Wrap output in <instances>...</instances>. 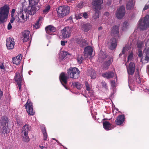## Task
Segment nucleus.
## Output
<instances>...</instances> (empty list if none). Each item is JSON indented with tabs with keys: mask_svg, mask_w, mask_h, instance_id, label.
Returning a JSON list of instances; mask_svg holds the SVG:
<instances>
[{
	"mask_svg": "<svg viewBox=\"0 0 149 149\" xmlns=\"http://www.w3.org/2000/svg\"><path fill=\"white\" fill-rule=\"evenodd\" d=\"M9 7L7 5H5L0 8V24L5 22L8 17Z\"/></svg>",
	"mask_w": 149,
	"mask_h": 149,
	"instance_id": "nucleus-1",
	"label": "nucleus"
},
{
	"mask_svg": "<svg viewBox=\"0 0 149 149\" xmlns=\"http://www.w3.org/2000/svg\"><path fill=\"white\" fill-rule=\"evenodd\" d=\"M57 15L59 18H63L68 15L70 11V8L67 6L59 7L56 9Z\"/></svg>",
	"mask_w": 149,
	"mask_h": 149,
	"instance_id": "nucleus-2",
	"label": "nucleus"
},
{
	"mask_svg": "<svg viewBox=\"0 0 149 149\" xmlns=\"http://www.w3.org/2000/svg\"><path fill=\"white\" fill-rule=\"evenodd\" d=\"M139 27L142 30H145L149 27V15H146L143 20L140 19L139 21Z\"/></svg>",
	"mask_w": 149,
	"mask_h": 149,
	"instance_id": "nucleus-3",
	"label": "nucleus"
},
{
	"mask_svg": "<svg viewBox=\"0 0 149 149\" xmlns=\"http://www.w3.org/2000/svg\"><path fill=\"white\" fill-rule=\"evenodd\" d=\"M0 126V131L2 133L7 134L9 132L8 127L6 126V123L8 122V119L5 117H3L1 118Z\"/></svg>",
	"mask_w": 149,
	"mask_h": 149,
	"instance_id": "nucleus-4",
	"label": "nucleus"
},
{
	"mask_svg": "<svg viewBox=\"0 0 149 149\" xmlns=\"http://www.w3.org/2000/svg\"><path fill=\"white\" fill-rule=\"evenodd\" d=\"M80 72L77 68L71 67L67 70V73L70 78L76 79L79 77Z\"/></svg>",
	"mask_w": 149,
	"mask_h": 149,
	"instance_id": "nucleus-5",
	"label": "nucleus"
},
{
	"mask_svg": "<svg viewBox=\"0 0 149 149\" xmlns=\"http://www.w3.org/2000/svg\"><path fill=\"white\" fill-rule=\"evenodd\" d=\"M74 27L73 26H67L61 30V36L63 38H69L71 35V33L72 31L74 30Z\"/></svg>",
	"mask_w": 149,
	"mask_h": 149,
	"instance_id": "nucleus-6",
	"label": "nucleus"
},
{
	"mask_svg": "<svg viewBox=\"0 0 149 149\" xmlns=\"http://www.w3.org/2000/svg\"><path fill=\"white\" fill-rule=\"evenodd\" d=\"M24 106L29 115L32 116L34 114L35 112L33 109V103L29 99L27 100Z\"/></svg>",
	"mask_w": 149,
	"mask_h": 149,
	"instance_id": "nucleus-7",
	"label": "nucleus"
},
{
	"mask_svg": "<svg viewBox=\"0 0 149 149\" xmlns=\"http://www.w3.org/2000/svg\"><path fill=\"white\" fill-rule=\"evenodd\" d=\"M14 79L15 81L17 83L19 87V91H21V84L23 80L22 74L18 72H17L14 77Z\"/></svg>",
	"mask_w": 149,
	"mask_h": 149,
	"instance_id": "nucleus-8",
	"label": "nucleus"
},
{
	"mask_svg": "<svg viewBox=\"0 0 149 149\" xmlns=\"http://www.w3.org/2000/svg\"><path fill=\"white\" fill-rule=\"evenodd\" d=\"M31 127V126L28 124H25L22 127V134L23 138H24L25 140H28L29 139V137L28 136V132L30 131Z\"/></svg>",
	"mask_w": 149,
	"mask_h": 149,
	"instance_id": "nucleus-9",
	"label": "nucleus"
},
{
	"mask_svg": "<svg viewBox=\"0 0 149 149\" xmlns=\"http://www.w3.org/2000/svg\"><path fill=\"white\" fill-rule=\"evenodd\" d=\"M125 6H122L117 9L116 13V17L118 19L122 18L125 14Z\"/></svg>",
	"mask_w": 149,
	"mask_h": 149,
	"instance_id": "nucleus-10",
	"label": "nucleus"
},
{
	"mask_svg": "<svg viewBox=\"0 0 149 149\" xmlns=\"http://www.w3.org/2000/svg\"><path fill=\"white\" fill-rule=\"evenodd\" d=\"M37 4H35L30 5L29 4L28 7V13L29 15H33L36 13V10H38L40 9V7L37 6Z\"/></svg>",
	"mask_w": 149,
	"mask_h": 149,
	"instance_id": "nucleus-11",
	"label": "nucleus"
},
{
	"mask_svg": "<svg viewBox=\"0 0 149 149\" xmlns=\"http://www.w3.org/2000/svg\"><path fill=\"white\" fill-rule=\"evenodd\" d=\"M14 40L13 38L9 37L6 40V45L8 49H12L14 48L15 45Z\"/></svg>",
	"mask_w": 149,
	"mask_h": 149,
	"instance_id": "nucleus-12",
	"label": "nucleus"
},
{
	"mask_svg": "<svg viewBox=\"0 0 149 149\" xmlns=\"http://www.w3.org/2000/svg\"><path fill=\"white\" fill-rule=\"evenodd\" d=\"M108 44L109 48L113 50L116 48L117 45V41L116 38H111L110 41Z\"/></svg>",
	"mask_w": 149,
	"mask_h": 149,
	"instance_id": "nucleus-13",
	"label": "nucleus"
},
{
	"mask_svg": "<svg viewBox=\"0 0 149 149\" xmlns=\"http://www.w3.org/2000/svg\"><path fill=\"white\" fill-rule=\"evenodd\" d=\"M103 3V0H93L92 4L93 6V9H101Z\"/></svg>",
	"mask_w": 149,
	"mask_h": 149,
	"instance_id": "nucleus-14",
	"label": "nucleus"
},
{
	"mask_svg": "<svg viewBox=\"0 0 149 149\" xmlns=\"http://www.w3.org/2000/svg\"><path fill=\"white\" fill-rule=\"evenodd\" d=\"M28 18L26 16V18H24V15L22 13H20L17 14L15 16V19L18 22H24L27 21V18Z\"/></svg>",
	"mask_w": 149,
	"mask_h": 149,
	"instance_id": "nucleus-15",
	"label": "nucleus"
},
{
	"mask_svg": "<svg viewBox=\"0 0 149 149\" xmlns=\"http://www.w3.org/2000/svg\"><path fill=\"white\" fill-rule=\"evenodd\" d=\"M119 27L117 26H113L111 31V35L116 38H119Z\"/></svg>",
	"mask_w": 149,
	"mask_h": 149,
	"instance_id": "nucleus-16",
	"label": "nucleus"
},
{
	"mask_svg": "<svg viewBox=\"0 0 149 149\" xmlns=\"http://www.w3.org/2000/svg\"><path fill=\"white\" fill-rule=\"evenodd\" d=\"M22 38L24 42H26L29 40V35H30L29 31H24L22 32Z\"/></svg>",
	"mask_w": 149,
	"mask_h": 149,
	"instance_id": "nucleus-17",
	"label": "nucleus"
},
{
	"mask_svg": "<svg viewBox=\"0 0 149 149\" xmlns=\"http://www.w3.org/2000/svg\"><path fill=\"white\" fill-rule=\"evenodd\" d=\"M135 64L132 62H131L129 64L128 68H127V72L128 74L130 75L134 74L135 70Z\"/></svg>",
	"mask_w": 149,
	"mask_h": 149,
	"instance_id": "nucleus-18",
	"label": "nucleus"
},
{
	"mask_svg": "<svg viewBox=\"0 0 149 149\" xmlns=\"http://www.w3.org/2000/svg\"><path fill=\"white\" fill-rule=\"evenodd\" d=\"M46 33L50 35H52L54 32L56 31V28L54 26L51 25L47 26L45 28Z\"/></svg>",
	"mask_w": 149,
	"mask_h": 149,
	"instance_id": "nucleus-19",
	"label": "nucleus"
},
{
	"mask_svg": "<svg viewBox=\"0 0 149 149\" xmlns=\"http://www.w3.org/2000/svg\"><path fill=\"white\" fill-rule=\"evenodd\" d=\"M59 79L62 84H66L67 83V80L68 78V76L66 75L64 72L61 73L60 75Z\"/></svg>",
	"mask_w": 149,
	"mask_h": 149,
	"instance_id": "nucleus-20",
	"label": "nucleus"
},
{
	"mask_svg": "<svg viewBox=\"0 0 149 149\" xmlns=\"http://www.w3.org/2000/svg\"><path fill=\"white\" fill-rule=\"evenodd\" d=\"M125 118V117L123 115H120L118 116L115 121L116 124L117 125H122L123 123Z\"/></svg>",
	"mask_w": 149,
	"mask_h": 149,
	"instance_id": "nucleus-21",
	"label": "nucleus"
},
{
	"mask_svg": "<svg viewBox=\"0 0 149 149\" xmlns=\"http://www.w3.org/2000/svg\"><path fill=\"white\" fill-rule=\"evenodd\" d=\"M22 58V56L21 54L18 55L15 57L13 58L12 62L14 64L18 65L20 63Z\"/></svg>",
	"mask_w": 149,
	"mask_h": 149,
	"instance_id": "nucleus-22",
	"label": "nucleus"
},
{
	"mask_svg": "<svg viewBox=\"0 0 149 149\" xmlns=\"http://www.w3.org/2000/svg\"><path fill=\"white\" fill-rule=\"evenodd\" d=\"M107 56L108 55L105 52L100 51L99 54V59L102 62L105 60Z\"/></svg>",
	"mask_w": 149,
	"mask_h": 149,
	"instance_id": "nucleus-23",
	"label": "nucleus"
},
{
	"mask_svg": "<svg viewBox=\"0 0 149 149\" xmlns=\"http://www.w3.org/2000/svg\"><path fill=\"white\" fill-rule=\"evenodd\" d=\"M103 127L106 130H110L113 128L112 124L108 121L103 122Z\"/></svg>",
	"mask_w": 149,
	"mask_h": 149,
	"instance_id": "nucleus-24",
	"label": "nucleus"
},
{
	"mask_svg": "<svg viewBox=\"0 0 149 149\" xmlns=\"http://www.w3.org/2000/svg\"><path fill=\"white\" fill-rule=\"evenodd\" d=\"M93 52L92 47L91 46H88L85 48L84 53L85 55L86 54L87 56H91Z\"/></svg>",
	"mask_w": 149,
	"mask_h": 149,
	"instance_id": "nucleus-25",
	"label": "nucleus"
},
{
	"mask_svg": "<svg viewBox=\"0 0 149 149\" xmlns=\"http://www.w3.org/2000/svg\"><path fill=\"white\" fill-rule=\"evenodd\" d=\"M103 77L107 79L113 78L114 76V73L111 71H109L103 73L102 74Z\"/></svg>",
	"mask_w": 149,
	"mask_h": 149,
	"instance_id": "nucleus-26",
	"label": "nucleus"
},
{
	"mask_svg": "<svg viewBox=\"0 0 149 149\" xmlns=\"http://www.w3.org/2000/svg\"><path fill=\"white\" fill-rule=\"evenodd\" d=\"M87 75L90 76L92 79H94L96 77V72L95 71L92 69L87 70Z\"/></svg>",
	"mask_w": 149,
	"mask_h": 149,
	"instance_id": "nucleus-27",
	"label": "nucleus"
},
{
	"mask_svg": "<svg viewBox=\"0 0 149 149\" xmlns=\"http://www.w3.org/2000/svg\"><path fill=\"white\" fill-rule=\"evenodd\" d=\"M133 0H130L127 2L126 5V8L127 10H130L134 8Z\"/></svg>",
	"mask_w": 149,
	"mask_h": 149,
	"instance_id": "nucleus-28",
	"label": "nucleus"
},
{
	"mask_svg": "<svg viewBox=\"0 0 149 149\" xmlns=\"http://www.w3.org/2000/svg\"><path fill=\"white\" fill-rule=\"evenodd\" d=\"M41 130L43 135V140H47V139L48 136L45 127L44 125H42L41 126Z\"/></svg>",
	"mask_w": 149,
	"mask_h": 149,
	"instance_id": "nucleus-29",
	"label": "nucleus"
},
{
	"mask_svg": "<svg viewBox=\"0 0 149 149\" xmlns=\"http://www.w3.org/2000/svg\"><path fill=\"white\" fill-rule=\"evenodd\" d=\"M91 28V26L89 24H86L83 25L82 29L84 32H87Z\"/></svg>",
	"mask_w": 149,
	"mask_h": 149,
	"instance_id": "nucleus-30",
	"label": "nucleus"
},
{
	"mask_svg": "<svg viewBox=\"0 0 149 149\" xmlns=\"http://www.w3.org/2000/svg\"><path fill=\"white\" fill-rule=\"evenodd\" d=\"M78 44L81 47H84L88 45L87 42L85 40H81L77 42Z\"/></svg>",
	"mask_w": 149,
	"mask_h": 149,
	"instance_id": "nucleus-31",
	"label": "nucleus"
},
{
	"mask_svg": "<svg viewBox=\"0 0 149 149\" xmlns=\"http://www.w3.org/2000/svg\"><path fill=\"white\" fill-rule=\"evenodd\" d=\"M111 59H109L108 61H105L103 65V68L106 69L109 68L111 64Z\"/></svg>",
	"mask_w": 149,
	"mask_h": 149,
	"instance_id": "nucleus-32",
	"label": "nucleus"
},
{
	"mask_svg": "<svg viewBox=\"0 0 149 149\" xmlns=\"http://www.w3.org/2000/svg\"><path fill=\"white\" fill-rule=\"evenodd\" d=\"M100 9H93V10L95 12L93 17L94 19H96L99 17V14L100 13L99 10Z\"/></svg>",
	"mask_w": 149,
	"mask_h": 149,
	"instance_id": "nucleus-33",
	"label": "nucleus"
},
{
	"mask_svg": "<svg viewBox=\"0 0 149 149\" xmlns=\"http://www.w3.org/2000/svg\"><path fill=\"white\" fill-rule=\"evenodd\" d=\"M72 85L73 87H76L78 89H80L82 87V84L78 82L73 83Z\"/></svg>",
	"mask_w": 149,
	"mask_h": 149,
	"instance_id": "nucleus-34",
	"label": "nucleus"
},
{
	"mask_svg": "<svg viewBox=\"0 0 149 149\" xmlns=\"http://www.w3.org/2000/svg\"><path fill=\"white\" fill-rule=\"evenodd\" d=\"M143 45V42L142 41H137L136 46L138 48V49H141Z\"/></svg>",
	"mask_w": 149,
	"mask_h": 149,
	"instance_id": "nucleus-35",
	"label": "nucleus"
},
{
	"mask_svg": "<svg viewBox=\"0 0 149 149\" xmlns=\"http://www.w3.org/2000/svg\"><path fill=\"white\" fill-rule=\"evenodd\" d=\"M39 0H28L29 5H33V4H38Z\"/></svg>",
	"mask_w": 149,
	"mask_h": 149,
	"instance_id": "nucleus-36",
	"label": "nucleus"
},
{
	"mask_svg": "<svg viewBox=\"0 0 149 149\" xmlns=\"http://www.w3.org/2000/svg\"><path fill=\"white\" fill-rule=\"evenodd\" d=\"M50 8V6L49 5H47L43 11V13L45 14L47 13L49 11Z\"/></svg>",
	"mask_w": 149,
	"mask_h": 149,
	"instance_id": "nucleus-37",
	"label": "nucleus"
},
{
	"mask_svg": "<svg viewBox=\"0 0 149 149\" xmlns=\"http://www.w3.org/2000/svg\"><path fill=\"white\" fill-rule=\"evenodd\" d=\"M77 59L79 63H82V61L84 60V58L82 57L81 55H80L78 56Z\"/></svg>",
	"mask_w": 149,
	"mask_h": 149,
	"instance_id": "nucleus-38",
	"label": "nucleus"
},
{
	"mask_svg": "<svg viewBox=\"0 0 149 149\" xmlns=\"http://www.w3.org/2000/svg\"><path fill=\"white\" fill-rule=\"evenodd\" d=\"M127 47H124L122 49V51L119 54V55H122L123 54L125 53V51H127Z\"/></svg>",
	"mask_w": 149,
	"mask_h": 149,
	"instance_id": "nucleus-39",
	"label": "nucleus"
},
{
	"mask_svg": "<svg viewBox=\"0 0 149 149\" xmlns=\"http://www.w3.org/2000/svg\"><path fill=\"white\" fill-rule=\"evenodd\" d=\"M85 84L86 90L88 91H90L91 90V88L89 86L88 82L87 81H85Z\"/></svg>",
	"mask_w": 149,
	"mask_h": 149,
	"instance_id": "nucleus-40",
	"label": "nucleus"
},
{
	"mask_svg": "<svg viewBox=\"0 0 149 149\" xmlns=\"http://www.w3.org/2000/svg\"><path fill=\"white\" fill-rule=\"evenodd\" d=\"M66 22L68 23L71 24L72 22H73L72 20V16H70L66 20Z\"/></svg>",
	"mask_w": 149,
	"mask_h": 149,
	"instance_id": "nucleus-41",
	"label": "nucleus"
},
{
	"mask_svg": "<svg viewBox=\"0 0 149 149\" xmlns=\"http://www.w3.org/2000/svg\"><path fill=\"white\" fill-rule=\"evenodd\" d=\"M102 88H104L105 89H107V86L106 83L105 81H102L101 82Z\"/></svg>",
	"mask_w": 149,
	"mask_h": 149,
	"instance_id": "nucleus-42",
	"label": "nucleus"
},
{
	"mask_svg": "<svg viewBox=\"0 0 149 149\" xmlns=\"http://www.w3.org/2000/svg\"><path fill=\"white\" fill-rule=\"evenodd\" d=\"M136 81L139 84L141 83L140 76L139 74L136 76Z\"/></svg>",
	"mask_w": 149,
	"mask_h": 149,
	"instance_id": "nucleus-43",
	"label": "nucleus"
},
{
	"mask_svg": "<svg viewBox=\"0 0 149 149\" xmlns=\"http://www.w3.org/2000/svg\"><path fill=\"white\" fill-rule=\"evenodd\" d=\"M34 26L36 29H38L40 26V24L39 22V21H37L35 23Z\"/></svg>",
	"mask_w": 149,
	"mask_h": 149,
	"instance_id": "nucleus-44",
	"label": "nucleus"
},
{
	"mask_svg": "<svg viewBox=\"0 0 149 149\" xmlns=\"http://www.w3.org/2000/svg\"><path fill=\"white\" fill-rule=\"evenodd\" d=\"M138 56L139 57H141L143 56L142 52L141 49H138Z\"/></svg>",
	"mask_w": 149,
	"mask_h": 149,
	"instance_id": "nucleus-45",
	"label": "nucleus"
},
{
	"mask_svg": "<svg viewBox=\"0 0 149 149\" xmlns=\"http://www.w3.org/2000/svg\"><path fill=\"white\" fill-rule=\"evenodd\" d=\"M133 57V54L132 53H130L129 55L128 56V60H131L132 59Z\"/></svg>",
	"mask_w": 149,
	"mask_h": 149,
	"instance_id": "nucleus-46",
	"label": "nucleus"
},
{
	"mask_svg": "<svg viewBox=\"0 0 149 149\" xmlns=\"http://www.w3.org/2000/svg\"><path fill=\"white\" fill-rule=\"evenodd\" d=\"M149 8V5L146 4L143 8V11H144L148 9Z\"/></svg>",
	"mask_w": 149,
	"mask_h": 149,
	"instance_id": "nucleus-47",
	"label": "nucleus"
},
{
	"mask_svg": "<svg viewBox=\"0 0 149 149\" xmlns=\"http://www.w3.org/2000/svg\"><path fill=\"white\" fill-rule=\"evenodd\" d=\"M83 16L85 18H87L88 17V15L86 13H83Z\"/></svg>",
	"mask_w": 149,
	"mask_h": 149,
	"instance_id": "nucleus-48",
	"label": "nucleus"
},
{
	"mask_svg": "<svg viewBox=\"0 0 149 149\" xmlns=\"http://www.w3.org/2000/svg\"><path fill=\"white\" fill-rule=\"evenodd\" d=\"M67 42V41H61V45L62 46H64L65 45V43H66Z\"/></svg>",
	"mask_w": 149,
	"mask_h": 149,
	"instance_id": "nucleus-49",
	"label": "nucleus"
},
{
	"mask_svg": "<svg viewBox=\"0 0 149 149\" xmlns=\"http://www.w3.org/2000/svg\"><path fill=\"white\" fill-rule=\"evenodd\" d=\"M12 28V26L10 23H9L8 25V30H10Z\"/></svg>",
	"mask_w": 149,
	"mask_h": 149,
	"instance_id": "nucleus-50",
	"label": "nucleus"
},
{
	"mask_svg": "<svg viewBox=\"0 0 149 149\" xmlns=\"http://www.w3.org/2000/svg\"><path fill=\"white\" fill-rule=\"evenodd\" d=\"M15 12V10L14 9H13L12 10L11 15L12 17H13L14 15V14Z\"/></svg>",
	"mask_w": 149,
	"mask_h": 149,
	"instance_id": "nucleus-51",
	"label": "nucleus"
},
{
	"mask_svg": "<svg viewBox=\"0 0 149 149\" xmlns=\"http://www.w3.org/2000/svg\"><path fill=\"white\" fill-rule=\"evenodd\" d=\"M15 20V18L14 17H12V18L10 20V22L11 23H12Z\"/></svg>",
	"mask_w": 149,
	"mask_h": 149,
	"instance_id": "nucleus-52",
	"label": "nucleus"
},
{
	"mask_svg": "<svg viewBox=\"0 0 149 149\" xmlns=\"http://www.w3.org/2000/svg\"><path fill=\"white\" fill-rule=\"evenodd\" d=\"M109 15V13L108 12H105L104 13V15L106 16H108Z\"/></svg>",
	"mask_w": 149,
	"mask_h": 149,
	"instance_id": "nucleus-53",
	"label": "nucleus"
},
{
	"mask_svg": "<svg viewBox=\"0 0 149 149\" xmlns=\"http://www.w3.org/2000/svg\"><path fill=\"white\" fill-rule=\"evenodd\" d=\"M127 22H125L123 24V26H125V27H126L127 26Z\"/></svg>",
	"mask_w": 149,
	"mask_h": 149,
	"instance_id": "nucleus-54",
	"label": "nucleus"
},
{
	"mask_svg": "<svg viewBox=\"0 0 149 149\" xmlns=\"http://www.w3.org/2000/svg\"><path fill=\"white\" fill-rule=\"evenodd\" d=\"M0 68L1 69H5V67L3 64H2L1 65H0Z\"/></svg>",
	"mask_w": 149,
	"mask_h": 149,
	"instance_id": "nucleus-55",
	"label": "nucleus"
},
{
	"mask_svg": "<svg viewBox=\"0 0 149 149\" xmlns=\"http://www.w3.org/2000/svg\"><path fill=\"white\" fill-rule=\"evenodd\" d=\"M76 19H80L81 18V17L79 15H78V16L76 15L75 17Z\"/></svg>",
	"mask_w": 149,
	"mask_h": 149,
	"instance_id": "nucleus-56",
	"label": "nucleus"
},
{
	"mask_svg": "<svg viewBox=\"0 0 149 149\" xmlns=\"http://www.w3.org/2000/svg\"><path fill=\"white\" fill-rule=\"evenodd\" d=\"M62 84L66 89L68 90V87L65 85L66 84L64 83Z\"/></svg>",
	"mask_w": 149,
	"mask_h": 149,
	"instance_id": "nucleus-57",
	"label": "nucleus"
},
{
	"mask_svg": "<svg viewBox=\"0 0 149 149\" xmlns=\"http://www.w3.org/2000/svg\"><path fill=\"white\" fill-rule=\"evenodd\" d=\"M67 1V3H69L70 2H71L73 1H74L75 0H66Z\"/></svg>",
	"mask_w": 149,
	"mask_h": 149,
	"instance_id": "nucleus-58",
	"label": "nucleus"
},
{
	"mask_svg": "<svg viewBox=\"0 0 149 149\" xmlns=\"http://www.w3.org/2000/svg\"><path fill=\"white\" fill-rule=\"evenodd\" d=\"M39 147L41 149H43L44 148H45V149H46V148H45L44 146H39Z\"/></svg>",
	"mask_w": 149,
	"mask_h": 149,
	"instance_id": "nucleus-59",
	"label": "nucleus"
},
{
	"mask_svg": "<svg viewBox=\"0 0 149 149\" xmlns=\"http://www.w3.org/2000/svg\"><path fill=\"white\" fill-rule=\"evenodd\" d=\"M42 19V18L41 17H39V19H38V21H39H39H40Z\"/></svg>",
	"mask_w": 149,
	"mask_h": 149,
	"instance_id": "nucleus-60",
	"label": "nucleus"
},
{
	"mask_svg": "<svg viewBox=\"0 0 149 149\" xmlns=\"http://www.w3.org/2000/svg\"><path fill=\"white\" fill-rule=\"evenodd\" d=\"M102 29V27L101 26V27H99L98 28V30H101Z\"/></svg>",
	"mask_w": 149,
	"mask_h": 149,
	"instance_id": "nucleus-61",
	"label": "nucleus"
},
{
	"mask_svg": "<svg viewBox=\"0 0 149 149\" xmlns=\"http://www.w3.org/2000/svg\"><path fill=\"white\" fill-rule=\"evenodd\" d=\"M112 83L114 85L115 84V82L113 81H111V84H112Z\"/></svg>",
	"mask_w": 149,
	"mask_h": 149,
	"instance_id": "nucleus-62",
	"label": "nucleus"
},
{
	"mask_svg": "<svg viewBox=\"0 0 149 149\" xmlns=\"http://www.w3.org/2000/svg\"><path fill=\"white\" fill-rule=\"evenodd\" d=\"M29 140H25V142H29Z\"/></svg>",
	"mask_w": 149,
	"mask_h": 149,
	"instance_id": "nucleus-63",
	"label": "nucleus"
},
{
	"mask_svg": "<svg viewBox=\"0 0 149 149\" xmlns=\"http://www.w3.org/2000/svg\"><path fill=\"white\" fill-rule=\"evenodd\" d=\"M148 71L149 72V65L148 66Z\"/></svg>",
	"mask_w": 149,
	"mask_h": 149,
	"instance_id": "nucleus-64",
	"label": "nucleus"
}]
</instances>
